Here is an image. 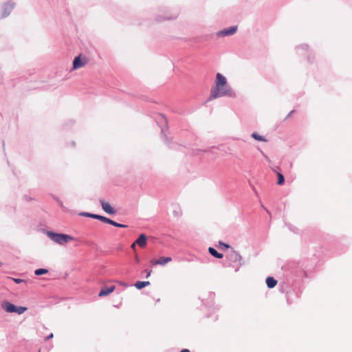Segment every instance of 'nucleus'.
I'll use <instances>...</instances> for the list:
<instances>
[{"label":"nucleus","instance_id":"obj_5","mask_svg":"<svg viewBox=\"0 0 352 352\" xmlns=\"http://www.w3.org/2000/svg\"><path fill=\"white\" fill-rule=\"evenodd\" d=\"M100 202L103 210L107 213L112 214L116 212V211L113 209L109 203L106 202L102 199L100 201Z\"/></svg>","mask_w":352,"mask_h":352},{"label":"nucleus","instance_id":"obj_21","mask_svg":"<svg viewBox=\"0 0 352 352\" xmlns=\"http://www.w3.org/2000/svg\"><path fill=\"white\" fill-rule=\"evenodd\" d=\"M12 280L17 284L24 282L23 279L20 278H12Z\"/></svg>","mask_w":352,"mask_h":352},{"label":"nucleus","instance_id":"obj_14","mask_svg":"<svg viewBox=\"0 0 352 352\" xmlns=\"http://www.w3.org/2000/svg\"><path fill=\"white\" fill-rule=\"evenodd\" d=\"M90 217L100 220L101 221L106 223H109V222H110L109 221L110 219L105 217L104 216L99 215V214L90 215Z\"/></svg>","mask_w":352,"mask_h":352},{"label":"nucleus","instance_id":"obj_10","mask_svg":"<svg viewBox=\"0 0 352 352\" xmlns=\"http://www.w3.org/2000/svg\"><path fill=\"white\" fill-rule=\"evenodd\" d=\"M135 243L141 248H144L146 245V237L144 234H140V236L135 241Z\"/></svg>","mask_w":352,"mask_h":352},{"label":"nucleus","instance_id":"obj_25","mask_svg":"<svg viewBox=\"0 0 352 352\" xmlns=\"http://www.w3.org/2000/svg\"><path fill=\"white\" fill-rule=\"evenodd\" d=\"M82 214L84 216L89 217H90V215H95L94 214H89V213H83Z\"/></svg>","mask_w":352,"mask_h":352},{"label":"nucleus","instance_id":"obj_30","mask_svg":"<svg viewBox=\"0 0 352 352\" xmlns=\"http://www.w3.org/2000/svg\"><path fill=\"white\" fill-rule=\"evenodd\" d=\"M294 112V111H291V112L289 113V114L288 115V116H289L292 113H293Z\"/></svg>","mask_w":352,"mask_h":352},{"label":"nucleus","instance_id":"obj_26","mask_svg":"<svg viewBox=\"0 0 352 352\" xmlns=\"http://www.w3.org/2000/svg\"><path fill=\"white\" fill-rule=\"evenodd\" d=\"M136 244H137V243H135H135H133L131 245V248L133 250H135V245H136Z\"/></svg>","mask_w":352,"mask_h":352},{"label":"nucleus","instance_id":"obj_4","mask_svg":"<svg viewBox=\"0 0 352 352\" xmlns=\"http://www.w3.org/2000/svg\"><path fill=\"white\" fill-rule=\"evenodd\" d=\"M172 261L171 257H160L159 259H152L151 260L150 263L152 265H165L168 263Z\"/></svg>","mask_w":352,"mask_h":352},{"label":"nucleus","instance_id":"obj_23","mask_svg":"<svg viewBox=\"0 0 352 352\" xmlns=\"http://www.w3.org/2000/svg\"><path fill=\"white\" fill-rule=\"evenodd\" d=\"M54 337V335L53 333H51L50 335H49L48 336H47L45 338V340H48L51 338H52Z\"/></svg>","mask_w":352,"mask_h":352},{"label":"nucleus","instance_id":"obj_22","mask_svg":"<svg viewBox=\"0 0 352 352\" xmlns=\"http://www.w3.org/2000/svg\"><path fill=\"white\" fill-rule=\"evenodd\" d=\"M219 245L225 247L226 248H230L229 245L226 244V243H223L221 241L219 242Z\"/></svg>","mask_w":352,"mask_h":352},{"label":"nucleus","instance_id":"obj_12","mask_svg":"<svg viewBox=\"0 0 352 352\" xmlns=\"http://www.w3.org/2000/svg\"><path fill=\"white\" fill-rule=\"evenodd\" d=\"M208 252H210V254L211 255H212L213 256H214L215 258H223V254H221V253H219L215 249H214L213 248H208Z\"/></svg>","mask_w":352,"mask_h":352},{"label":"nucleus","instance_id":"obj_24","mask_svg":"<svg viewBox=\"0 0 352 352\" xmlns=\"http://www.w3.org/2000/svg\"><path fill=\"white\" fill-rule=\"evenodd\" d=\"M151 272V270L146 271V278H148L150 276Z\"/></svg>","mask_w":352,"mask_h":352},{"label":"nucleus","instance_id":"obj_15","mask_svg":"<svg viewBox=\"0 0 352 352\" xmlns=\"http://www.w3.org/2000/svg\"><path fill=\"white\" fill-rule=\"evenodd\" d=\"M252 137L258 141H261V142L267 141V140L264 137H263L262 135H260L259 134H258L256 133H253L252 135Z\"/></svg>","mask_w":352,"mask_h":352},{"label":"nucleus","instance_id":"obj_19","mask_svg":"<svg viewBox=\"0 0 352 352\" xmlns=\"http://www.w3.org/2000/svg\"><path fill=\"white\" fill-rule=\"evenodd\" d=\"M27 310V307H16V310L14 311L19 314H22Z\"/></svg>","mask_w":352,"mask_h":352},{"label":"nucleus","instance_id":"obj_17","mask_svg":"<svg viewBox=\"0 0 352 352\" xmlns=\"http://www.w3.org/2000/svg\"><path fill=\"white\" fill-rule=\"evenodd\" d=\"M110 222H109V224H111L113 226L118 227V228H126L127 226L124 224H121L119 223H117L111 219L109 220Z\"/></svg>","mask_w":352,"mask_h":352},{"label":"nucleus","instance_id":"obj_1","mask_svg":"<svg viewBox=\"0 0 352 352\" xmlns=\"http://www.w3.org/2000/svg\"><path fill=\"white\" fill-rule=\"evenodd\" d=\"M215 87L212 89L210 96L208 101L231 94V89L227 86L226 78L220 73L216 76Z\"/></svg>","mask_w":352,"mask_h":352},{"label":"nucleus","instance_id":"obj_3","mask_svg":"<svg viewBox=\"0 0 352 352\" xmlns=\"http://www.w3.org/2000/svg\"><path fill=\"white\" fill-rule=\"evenodd\" d=\"M88 63V59L85 56H82L79 55L75 57L73 61V67L72 69L74 70L78 69L83 66H85Z\"/></svg>","mask_w":352,"mask_h":352},{"label":"nucleus","instance_id":"obj_9","mask_svg":"<svg viewBox=\"0 0 352 352\" xmlns=\"http://www.w3.org/2000/svg\"><path fill=\"white\" fill-rule=\"evenodd\" d=\"M3 308L8 313H13L16 310V306L8 302H6L3 304Z\"/></svg>","mask_w":352,"mask_h":352},{"label":"nucleus","instance_id":"obj_28","mask_svg":"<svg viewBox=\"0 0 352 352\" xmlns=\"http://www.w3.org/2000/svg\"><path fill=\"white\" fill-rule=\"evenodd\" d=\"M139 261H140V260H139L138 256H135V261L138 263V262H139Z\"/></svg>","mask_w":352,"mask_h":352},{"label":"nucleus","instance_id":"obj_16","mask_svg":"<svg viewBox=\"0 0 352 352\" xmlns=\"http://www.w3.org/2000/svg\"><path fill=\"white\" fill-rule=\"evenodd\" d=\"M277 177H278L277 184L278 185L283 184L284 181H285L283 175L280 173H277Z\"/></svg>","mask_w":352,"mask_h":352},{"label":"nucleus","instance_id":"obj_7","mask_svg":"<svg viewBox=\"0 0 352 352\" xmlns=\"http://www.w3.org/2000/svg\"><path fill=\"white\" fill-rule=\"evenodd\" d=\"M236 29H237V28L236 26H232L228 29H225V30L221 31L220 32L218 33V35L222 36L232 35L236 32Z\"/></svg>","mask_w":352,"mask_h":352},{"label":"nucleus","instance_id":"obj_6","mask_svg":"<svg viewBox=\"0 0 352 352\" xmlns=\"http://www.w3.org/2000/svg\"><path fill=\"white\" fill-rule=\"evenodd\" d=\"M227 258L229 259V261L232 262H241V255L236 252V251L232 250L230 253L227 256Z\"/></svg>","mask_w":352,"mask_h":352},{"label":"nucleus","instance_id":"obj_18","mask_svg":"<svg viewBox=\"0 0 352 352\" xmlns=\"http://www.w3.org/2000/svg\"><path fill=\"white\" fill-rule=\"evenodd\" d=\"M48 272V270H46V269H37L35 270L34 273L37 276H40V275H42V274H45Z\"/></svg>","mask_w":352,"mask_h":352},{"label":"nucleus","instance_id":"obj_27","mask_svg":"<svg viewBox=\"0 0 352 352\" xmlns=\"http://www.w3.org/2000/svg\"><path fill=\"white\" fill-rule=\"evenodd\" d=\"M180 352H190L188 349H182Z\"/></svg>","mask_w":352,"mask_h":352},{"label":"nucleus","instance_id":"obj_8","mask_svg":"<svg viewBox=\"0 0 352 352\" xmlns=\"http://www.w3.org/2000/svg\"><path fill=\"white\" fill-rule=\"evenodd\" d=\"M116 289V287L114 285H112L109 287H103L99 294H98V296L100 297H102V296H108L111 293H112Z\"/></svg>","mask_w":352,"mask_h":352},{"label":"nucleus","instance_id":"obj_20","mask_svg":"<svg viewBox=\"0 0 352 352\" xmlns=\"http://www.w3.org/2000/svg\"><path fill=\"white\" fill-rule=\"evenodd\" d=\"M12 8V6L11 5H7L5 8V11L8 10V11H10L11 10V9ZM8 15V12H4L3 14H2V16L3 17L6 16Z\"/></svg>","mask_w":352,"mask_h":352},{"label":"nucleus","instance_id":"obj_29","mask_svg":"<svg viewBox=\"0 0 352 352\" xmlns=\"http://www.w3.org/2000/svg\"><path fill=\"white\" fill-rule=\"evenodd\" d=\"M120 285H123V286H125V287H126V286H127V285H126V284H124V283H120Z\"/></svg>","mask_w":352,"mask_h":352},{"label":"nucleus","instance_id":"obj_2","mask_svg":"<svg viewBox=\"0 0 352 352\" xmlns=\"http://www.w3.org/2000/svg\"><path fill=\"white\" fill-rule=\"evenodd\" d=\"M47 236L55 243L63 245L67 242L74 240V238L65 234H58L53 232H48Z\"/></svg>","mask_w":352,"mask_h":352},{"label":"nucleus","instance_id":"obj_11","mask_svg":"<svg viewBox=\"0 0 352 352\" xmlns=\"http://www.w3.org/2000/svg\"><path fill=\"white\" fill-rule=\"evenodd\" d=\"M266 284L269 288H273L276 285L277 280H276L273 277H267L266 278Z\"/></svg>","mask_w":352,"mask_h":352},{"label":"nucleus","instance_id":"obj_13","mask_svg":"<svg viewBox=\"0 0 352 352\" xmlns=\"http://www.w3.org/2000/svg\"><path fill=\"white\" fill-rule=\"evenodd\" d=\"M149 285V281H138L135 283V287L138 289H141L146 286H148Z\"/></svg>","mask_w":352,"mask_h":352}]
</instances>
